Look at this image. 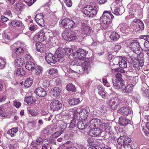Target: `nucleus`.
<instances>
[{"label": "nucleus", "instance_id": "1", "mask_svg": "<svg viewBox=\"0 0 149 149\" xmlns=\"http://www.w3.org/2000/svg\"><path fill=\"white\" fill-rule=\"evenodd\" d=\"M65 67L63 66L62 69L65 73H66L68 71L70 72V73H74L76 74H88L91 70V66L90 63L88 61H85L84 62L82 65V69L81 70L80 69L81 67L79 66L77 68L75 71L72 70H69V69H65Z\"/></svg>", "mask_w": 149, "mask_h": 149}, {"label": "nucleus", "instance_id": "2", "mask_svg": "<svg viewBox=\"0 0 149 149\" xmlns=\"http://www.w3.org/2000/svg\"><path fill=\"white\" fill-rule=\"evenodd\" d=\"M113 17V16L109 11H105L103 13L100 19L103 23L105 29H112V20Z\"/></svg>", "mask_w": 149, "mask_h": 149}, {"label": "nucleus", "instance_id": "3", "mask_svg": "<svg viewBox=\"0 0 149 149\" xmlns=\"http://www.w3.org/2000/svg\"><path fill=\"white\" fill-rule=\"evenodd\" d=\"M97 8V5L95 3L87 5L84 8L83 12L86 15L93 17L97 14L98 11Z\"/></svg>", "mask_w": 149, "mask_h": 149}, {"label": "nucleus", "instance_id": "4", "mask_svg": "<svg viewBox=\"0 0 149 149\" xmlns=\"http://www.w3.org/2000/svg\"><path fill=\"white\" fill-rule=\"evenodd\" d=\"M131 27L136 32L144 29V25L143 21L140 19H135L130 24Z\"/></svg>", "mask_w": 149, "mask_h": 149}, {"label": "nucleus", "instance_id": "5", "mask_svg": "<svg viewBox=\"0 0 149 149\" xmlns=\"http://www.w3.org/2000/svg\"><path fill=\"white\" fill-rule=\"evenodd\" d=\"M64 49L62 48H58L56 50L54 56L55 62H63L64 60Z\"/></svg>", "mask_w": 149, "mask_h": 149}, {"label": "nucleus", "instance_id": "6", "mask_svg": "<svg viewBox=\"0 0 149 149\" xmlns=\"http://www.w3.org/2000/svg\"><path fill=\"white\" fill-rule=\"evenodd\" d=\"M61 24L63 27L67 29H71L74 26V22L71 19L69 18H65L61 21Z\"/></svg>", "mask_w": 149, "mask_h": 149}, {"label": "nucleus", "instance_id": "7", "mask_svg": "<svg viewBox=\"0 0 149 149\" xmlns=\"http://www.w3.org/2000/svg\"><path fill=\"white\" fill-rule=\"evenodd\" d=\"M86 51L81 49H79L77 52L72 53L73 57L75 58H78L80 60H83L86 56Z\"/></svg>", "mask_w": 149, "mask_h": 149}, {"label": "nucleus", "instance_id": "8", "mask_svg": "<svg viewBox=\"0 0 149 149\" xmlns=\"http://www.w3.org/2000/svg\"><path fill=\"white\" fill-rule=\"evenodd\" d=\"M113 62L115 63V65H119V66L121 68H126L127 67V62L126 59L122 56L117 57L113 60Z\"/></svg>", "mask_w": 149, "mask_h": 149}, {"label": "nucleus", "instance_id": "9", "mask_svg": "<svg viewBox=\"0 0 149 149\" xmlns=\"http://www.w3.org/2000/svg\"><path fill=\"white\" fill-rule=\"evenodd\" d=\"M120 102V100L118 97H112L110 100L109 106L112 109L115 110L119 105Z\"/></svg>", "mask_w": 149, "mask_h": 149}, {"label": "nucleus", "instance_id": "10", "mask_svg": "<svg viewBox=\"0 0 149 149\" xmlns=\"http://www.w3.org/2000/svg\"><path fill=\"white\" fill-rule=\"evenodd\" d=\"M47 30L46 29H42L35 36V38L37 39V41L39 43H41L46 39L45 36V33Z\"/></svg>", "mask_w": 149, "mask_h": 149}, {"label": "nucleus", "instance_id": "11", "mask_svg": "<svg viewBox=\"0 0 149 149\" xmlns=\"http://www.w3.org/2000/svg\"><path fill=\"white\" fill-rule=\"evenodd\" d=\"M129 46V47L132 49L134 52L137 54L140 53L139 51L140 50L141 47L137 40H133Z\"/></svg>", "mask_w": 149, "mask_h": 149}, {"label": "nucleus", "instance_id": "12", "mask_svg": "<svg viewBox=\"0 0 149 149\" xmlns=\"http://www.w3.org/2000/svg\"><path fill=\"white\" fill-rule=\"evenodd\" d=\"M62 106V104L58 100L53 101L50 104V108L53 111H58L60 109Z\"/></svg>", "mask_w": 149, "mask_h": 149}, {"label": "nucleus", "instance_id": "13", "mask_svg": "<svg viewBox=\"0 0 149 149\" xmlns=\"http://www.w3.org/2000/svg\"><path fill=\"white\" fill-rule=\"evenodd\" d=\"M62 38L65 40L71 41L77 39L78 37L73 33H69L68 32H64L62 35Z\"/></svg>", "mask_w": 149, "mask_h": 149}, {"label": "nucleus", "instance_id": "14", "mask_svg": "<svg viewBox=\"0 0 149 149\" xmlns=\"http://www.w3.org/2000/svg\"><path fill=\"white\" fill-rule=\"evenodd\" d=\"M131 141L130 139L125 135L120 136V137L118 138L117 139L118 143L121 146L125 145L127 143H130Z\"/></svg>", "mask_w": 149, "mask_h": 149}, {"label": "nucleus", "instance_id": "15", "mask_svg": "<svg viewBox=\"0 0 149 149\" xmlns=\"http://www.w3.org/2000/svg\"><path fill=\"white\" fill-rule=\"evenodd\" d=\"M80 28L82 34L88 35L91 32V27L83 22L81 23Z\"/></svg>", "mask_w": 149, "mask_h": 149}, {"label": "nucleus", "instance_id": "16", "mask_svg": "<svg viewBox=\"0 0 149 149\" xmlns=\"http://www.w3.org/2000/svg\"><path fill=\"white\" fill-rule=\"evenodd\" d=\"M98 127L91 129L89 132V135L92 136H97L100 135L102 132V130Z\"/></svg>", "mask_w": 149, "mask_h": 149}, {"label": "nucleus", "instance_id": "17", "mask_svg": "<svg viewBox=\"0 0 149 149\" xmlns=\"http://www.w3.org/2000/svg\"><path fill=\"white\" fill-rule=\"evenodd\" d=\"M100 120L97 118H94L92 119L89 123L87 126H88L90 130L93 129L94 127H98L99 124H101Z\"/></svg>", "mask_w": 149, "mask_h": 149}, {"label": "nucleus", "instance_id": "18", "mask_svg": "<svg viewBox=\"0 0 149 149\" xmlns=\"http://www.w3.org/2000/svg\"><path fill=\"white\" fill-rule=\"evenodd\" d=\"M45 55V59L47 63L52 65H53L55 63L54 56L50 52L46 53Z\"/></svg>", "mask_w": 149, "mask_h": 149}, {"label": "nucleus", "instance_id": "19", "mask_svg": "<svg viewBox=\"0 0 149 149\" xmlns=\"http://www.w3.org/2000/svg\"><path fill=\"white\" fill-rule=\"evenodd\" d=\"M118 113L123 116H128L131 114V109L128 107H122L118 110Z\"/></svg>", "mask_w": 149, "mask_h": 149}, {"label": "nucleus", "instance_id": "20", "mask_svg": "<svg viewBox=\"0 0 149 149\" xmlns=\"http://www.w3.org/2000/svg\"><path fill=\"white\" fill-rule=\"evenodd\" d=\"M25 6L24 4L18 1L12 6L11 8L17 11H21L25 8Z\"/></svg>", "mask_w": 149, "mask_h": 149}, {"label": "nucleus", "instance_id": "21", "mask_svg": "<svg viewBox=\"0 0 149 149\" xmlns=\"http://www.w3.org/2000/svg\"><path fill=\"white\" fill-rule=\"evenodd\" d=\"M56 125H51L46 127L43 130V132L45 134H49L55 131L57 129Z\"/></svg>", "mask_w": 149, "mask_h": 149}, {"label": "nucleus", "instance_id": "22", "mask_svg": "<svg viewBox=\"0 0 149 149\" xmlns=\"http://www.w3.org/2000/svg\"><path fill=\"white\" fill-rule=\"evenodd\" d=\"M35 93L36 94L40 97H44L47 94L46 91L41 87L37 88L35 90Z\"/></svg>", "mask_w": 149, "mask_h": 149}, {"label": "nucleus", "instance_id": "23", "mask_svg": "<svg viewBox=\"0 0 149 149\" xmlns=\"http://www.w3.org/2000/svg\"><path fill=\"white\" fill-rule=\"evenodd\" d=\"M78 115L82 120H87V117L88 115V112L85 109L81 110L79 112H78Z\"/></svg>", "mask_w": 149, "mask_h": 149}, {"label": "nucleus", "instance_id": "24", "mask_svg": "<svg viewBox=\"0 0 149 149\" xmlns=\"http://www.w3.org/2000/svg\"><path fill=\"white\" fill-rule=\"evenodd\" d=\"M128 26L125 23H122L119 25L118 28L120 32L123 34H127L128 33Z\"/></svg>", "mask_w": 149, "mask_h": 149}, {"label": "nucleus", "instance_id": "25", "mask_svg": "<svg viewBox=\"0 0 149 149\" xmlns=\"http://www.w3.org/2000/svg\"><path fill=\"white\" fill-rule=\"evenodd\" d=\"M61 92L60 88L58 87H55L51 89L50 93L52 97H57L60 95Z\"/></svg>", "mask_w": 149, "mask_h": 149}, {"label": "nucleus", "instance_id": "26", "mask_svg": "<svg viewBox=\"0 0 149 149\" xmlns=\"http://www.w3.org/2000/svg\"><path fill=\"white\" fill-rule=\"evenodd\" d=\"M113 87L116 89H119L120 88L123 89L124 88V84L123 81H112Z\"/></svg>", "mask_w": 149, "mask_h": 149}, {"label": "nucleus", "instance_id": "27", "mask_svg": "<svg viewBox=\"0 0 149 149\" xmlns=\"http://www.w3.org/2000/svg\"><path fill=\"white\" fill-rule=\"evenodd\" d=\"M100 121L101 122V124H99L98 126L104 128L105 130H108L110 128V124L108 121L106 120H100Z\"/></svg>", "mask_w": 149, "mask_h": 149}, {"label": "nucleus", "instance_id": "28", "mask_svg": "<svg viewBox=\"0 0 149 149\" xmlns=\"http://www.w3.org/2000/svg\"><path fill=\"white\" fill-rule=\"evenodd\" d=\"M87 120H82L77 123V127L80 130H83L85 129L87 126Z\"/></svg>", "mask_w": 149, "mask_h": 149}, {"label": "nucleus", "instance_id": "29", "mask_svg": "<svg viewBox=\"0 0 149 149\" xmlns=\"http://www.w3.org/2000/svg\"><path fill=\"white\" fill-rule=\"evenodd\" d=\"M36 65L32 61H28L26 62L25 68L29 71H32L34 70Z\"/></svg>", "mask_w": 149, "mask_h": 149}, {"label": "nucleus", "instance_id": "30", "mask_svg": "<svg viewBox=\"0 0 149 149\" xmlns=\"http://www.w3.org/2000/svg\"><path fill=\"white\" fill-rule=\"evenodd\" d=\"M70 104L72 105H76L80 102L79 98H78L71 97L69 100Z\"/></svg>", "mask_w": 149, "mask_h": 149}, {"label": "nucleus", "instance_id": "31", "mask_svg": "<svg viewBox=\"0 0 149 149\" xmlns=\"http://www.w3.org/2000/svg\"><path fill=\"white\" fill-rule=\"evenodd\" d=\"M130 122V120L126 118L120 117L119 118V123L123 126H125L128 124Z\"/></svg>", "mask_w": 149, "mask_h": 149}, {"label": "nucleus", "instance_id": "32", "mask_svg": "<svg viewBox=\"0 0 149 149\" xmlns=\"http://www.w3.org/2000/svg\"><path fill=\"white\" fill-rule=\"evenodd\" d=\"M124 88L122 89L123 90L124 92L125 93H130L132 91L133 87L134 85L132 84H129L126 86L124 84Z\"/></svg>", "mask_w": 149, "mask_h": 149}, {"label": "nucleus", "instance_id": "33", "mask_svg": "<svg viewBox=\"0 0 149 149\" xmlns=\"http://www.w3.org/2000/svg\"><path fill=\"white\" fill-rule=\"evenodd\" d=\"M18 131V128L17 127H13L9 130L7 132L8 134H10L11 137L15 136Z\"/></svg>", "mask_w": 149, "mask_h": 149}, {"label": "nucleus", "instance_id": "34", "mask_svg": "<svg viewBox=\"0 0 149 149\" xmlns=\"http://www.w3.org/2000/svg\"><path fill=\"white\" fill-rule=\"evenodd\" d=\"M120 36L116 32H113L110 34V38L112 41H116L120 38Z\"/></svg>", "mask_w": 149, "mask_h": 149}, {"label": "nucleus", "instance_id": "35", "mask_svg": "<svg viewBox=\"0 0 149 149\" xmlns=\"http://www.w3.org/2000/svg\"><path fill=\"white\" fill-rule=\"evenodd\" d=\"M7 60L5 58L0 57V69L4 68L7 63Z\"/></svg>", "mask_w": 149, "mask_h": 149}, {"label": "nucleus", "instance_id": "36", "mask_svg": "<svg viewBox=\"0 0 149 149\" xmlns=\"http://www.w3.org/2000/svg\"><path fill=\"white\" fill-rule=\"evenodd\" d=\"M97 88L98 90L99 94L102 96L103 98H105L106 97V93L104 91V88L101 86H98L97 87Z\"/></svg>", "mask_w": 149, "mask_h": 149}, {"label": "nucleus", "instance_id": "37", "mask_svg": "<svg viewBox=\"0 0 149 149\" xmlns=\"http://www.w3.org/2000/svg\"><path fill=\"white\" fill-rule=\"evenodd\" d=\"M24 100L28 104H31L35 102L34 98L31 96H26Z\"/></svg>", "mask_w": 149, "mask_h": 149}, {"label": "nucleus", "instance_id": "38", "mask_svg": "<svg viewBox=\"0 0 149 149\" xmlns=\"http://www.w3.org/2000/svg\"><path fill=\"white\" fill-rule=\"evenodd\" d=\"M15 62V65L19 67H21L24 64V60L22 58L18 57L16 58Z\"/></svg>", "mask_w": 149, "mask_h": 149}, {"label": "nucleus", "instance_id": "39", "mask_svg": "<svg viewBox=\"0 0 149 149\" xmlns=\"http://www.w3.org/2000/svg\"><path fill=\"white\" fill-rule=\"evenodd\" d=\"M43 71V68L40 66H37L35 69V73L37 76L41 75Z\"/></svg>", "mask_w": 149, "mask_h": 149}, {"label": "nucleus", "instance_id": "40", "mask_svg": "<svg viewBox=\"0 0 149 149\" xmlns=\"http://www.w3.org/2000/svg\"><path fill=\"white\" fill-rule=\"evenodd\" d=\"M57 72V70L54 68H50L46 72L47 74L50 75H53L55 74H56Z\"/></svg>", "mask_w": 149, "mask_h": 149}, {"label": "nucleus", "instance_id": "41", "mask_svg": "<svg viewBox=\"0 0 149 149\" xmlns=\"http://www.w3.org/2000/svg\"><path fill=\"white\" fill-rule=\"evenodd\" d=\"M15 74L18 75L23 76L25 74V71L22 68H17L15 71Z\"/></svg>", "mask_w": 149, "mask_h": 149}, {"label": "nucleus", "instance_id": "42", "mask_svg": "<svg viewBox=\"0 0 149 149\" xmlns=\"http://www.w3.org/2000/svg\"><path fill=\"white\" fill-rule=\"evenodd\" d=\"M36 49L38 52L42 53L44 51V47L43 45L41 44V43H37L36 44Z\"/></svg>", "mask_w": 149, "mask_h": 149}, {"label": "nucleus", "instance_id": "43", "mask_svg": "<svg viewBox=\"0 0 149 149\" xmlns=\"http://www.w3.org/2000/svg\"><path fill=\"white\" fill-rule=\"evenodd\" d=\"M33 83L32 79L30 78L27 79L25 82L24 86L26 87L29 88L30 87Z\"/></svg>", "mask_w": 149, "mask_h": 149}, {"label": "nucleus", "instance_id": "44", "mask_svg": "<svg viewBox=\"0 0 149 149\" xmlns=\"http://www.w3.org/2000/svg\"><path fill=\"white\" fill-rule=\"evenodd\" d=\"M112 81H123L122 78V75L121 73L118 72L113 79Z\"/></svg>", "mask_w": 149, "mask_h": 149}, {"label": "nucleus", "instance_id": "45", "mask_svg": "<svg viewBox=\"0 0 149 149\" xmlns=\"http://www.w3.org/2000/svg\"><path fill=\"white\" fill-rule=\"evenodd\" d=\"M67 90L69 91H75L76 88L74 85L72 83L68 84L66 86Z\"/></svg>", "mask_w": 149, "mask_h": 149}, {"label": "nucleus", "instance_id": "46", "mask_svg": "<svg viewBox=\"0 0 149 149\" xmlns=\"http://www.w3.org/2000/svg\"><path fill=\"white\" fill-rule=\"evenodd\" d=\"M18 143L15 141L13 143H10L8 145L9 149H17L18 148Z\"/></svg>", "mask_w": 149, "mask_h": 149}, {"label": "nucleus", "instance_id": "47", "mask_svg": "<svg viewBox=\"0 0 149 149\" xmlns=\"http://www.w3.org/2000/svg\"><path fill=\"white\" fill-rule=\"evenodd\" d=\"M42 141V138L40 137H38L37 138L36 140V143L32 142L31 143V146L33 147L36 148V145H39L40 144L41 142Z\"/></svg>", "mask_w": 149, "mask_h": 149}, {"label": "nucleus", "instance_id": "48", "mask_svg": "<svg viewBox=\"0 0 149 149\" xmlns=\"http://www.w3.org/2000/svg\"><path fill=\"white\" fill-rule=\"evenodd\" d=\"M64 128H62L61 130L59 131H58L53 133L51 136L52 138H56L61 134L64 132Z\"/></svg>", "mask_w": 149, "mask_h": 149}, {"label": "nucleus", "instance_id": "49", "mask_svg": "<svg viewBox=\"0 0 149 149\" xmlns=\"http://www.w3.org/2000/svg\"><path fill=\"white\" fill-rule=\"evenodd\" d=\"M27 110L29 114H31L32 116H36L38 114V112L34 109H29L28 108Z\"/></svg>", "mask_w": 149, "mask_h": 149}, {"label": "nucleus", "instance_id": "50", "mask_svg": "<svg viewBox=\"0 0 149 149\" xmlns=\"http://www.w3.org/2000/svg\"><path fill=\"white\" fill-rule=\"evenodd\" d=\"M94 28L96 30H100V29H105L104 27V25L103 24V25H101V24L100 23H98L96 24L94 26Z\"/></svg>", "mask_w": 149, "mask_h": 149}, {"label": "nucleus", "instance_id": "51", "mask_svg": "<svg viewBox=\"0 0 149 149\" xmlns=\"http://www.w3.org/2000/svg\"><path fill=\"white\" fill-rule=\"evenodd\" d=\"M11 24L12 25L14 26H18L20 27L22 25V23L21 21L18 20L13 21Z\"/></svg>", "mask_w": 149, "mask_h": 149}, {"label": "nucleus", "instance_id": "52", "mask_svg": "<svg viewBox=\"0 0 149 149\" xmlns=\"http://www.w3.org/2000/svg\"><path fill=\"white\" fill-rule=\"evenodd\" d=\"M120 149H132L130 145L127 143L120 147Z\"/></svg>", "mask_w": 149, "mask_h": 149}, {"label": "nucleus", "instance_id": "53", "mask_svg": "<svg viewBox=\"0 0 149 149\" xmlns=\"http://www.w3.org/2000/svg\"><path fill=\"white\" fill-rule=\"evenodd\" d=\"M65 52V54L68 56H69L71 54L72 52V49L69 48H66L65 49H64L63 51Z\"/></svg>", "mask_w": 149, "mask_h": 149}, {"label": "nucleus", "instance_id": "54", "mask_svg": "<svg viewBox=\"0 0 149 149\" xmlns=\"http://www.w3.org/2000/svg\"><path fill=\"white\" fill-rule=\"evenodd\" d=\"M24 1L29 6H30L35 2L36 0H24Z\"/></svg>", "mask_w": 149, "mask_h": 149}, {"label": "nucleus", "instance_id": "55", "mask_svg": "<svg viewBox=\"0 0 149 149\" xmlns=\"http://www.w3.org/2000/svg\"><path fill=\"white\" fill-rule=\"evenodd\" d=\"M36 21L37 24L40 25V26H43L44 23V21L43 19H40L36 20Z\"/></svg>", "mask_w": 149, "mask_h": 149}, {"label": "nucleus", "instance_id": "56", "mask_svg": "<svg viewBox=\"0 0 149 149\" xmlns=\"http://www.w3.org/2000/svg\"><path fill=\"white\" fill-rule=\"evenodd\" d=\"M112 5L111 7V10L113 11V13L116 15H119V13L118 9L113 8Z\"/></svg>", "mask_w": 149, "mask_h": 149}, {"label": "nucleus", "instance_id": "57", "mask_svg": "<svg viewBox=\"0 0 149 149\" xmlns=\"http://www.w3.org/2000/svg\"><path fill=\"white\" fill-rule=\"evenodd\" d=\"M43 14L42 13H40L39 14H37L36 17H35V19L36 20L40 19H43Z\"/></svg>", "mask_w": 149, "mask_h": 149}, {"label": "nucleus", "instance_id": "58", "mask_svg": "<svg viewBox=\"0 0 149 149\" xmlns=\"http://www.w3.org/2000/svg\"><path fill=\"white\" fill-rule=\"evenodd\" d=\"M76 148L77 149H86L84 144H78Z\"/></svg>", "mask_w": 149, "mask_h": 149}, {"label": "nucleus", "instance_id": "59", "mask_svg": "<svg viewBox=\"0 0 149 149\" xmlns=\"http://www.w3.org/2000/svg\"><path fill=\"white\" fill-rule=\"evenodd\" d=\"M144 58H141L139 59L138 60H136V62L138 61L139 62V66L142 67L144 64Z\"/></svg>", "mask_w": 149, "mask_h": 149}, {"label": "nucleus", "instance_id": "60", "mask_svg": "<svg viewBox=\"0 0 149 149\" xmlns=\"http://www.w3.org/2000/svg\"><path fill=\"white\" fill-rule=\"evenodd\" d=\"M19 43H16L14 44L11 47V49L13 51H14V52H15V50L17 49H16L18 47V46H17V45L18 44H19Z\"/></svg>", "mask_w": 149, "mask_h": 149}, {"label": "nucleus", "instance_id": "61", "mask_svg": "<svg viewBox=\"0 0 149 149\" xmlns=\"http://www.w3.org/2000/svg\"><path fill=\"white\" fill-rule=\"evenodd\" d=\"M42 85L44 87H48L49 85V81L46 80H44L42 83Z\"/></svg>", "mask_w": 149, "mask_h": 149}, {"label": "nucleus", "instance_id": "62", "mask_svg": "<svg viewBox=\"0 0 149 149\" xmlns=\"http://www.w3.org/2000/svg\"><path fill=\"white\" fill-rule=\"evenodd\" d=\"M25 58L28 61H32L33 60V58L29 54H27L25 55Z\"/></svg>", "mask_w": 149, "mask_h": 149}, {"label": "nucleus", "instance_id": "63", "mask_svg": "<svg viewBox=\"0 0 149 149\" xmlns=\"http://www.w3.org/2000/svg\"><path fill=\"white\" fill-rule=\"evenodd\" d=\"M16 49H17L15 50V52L16 53L22 54L24 52V50L22 48L19 47H18Z\"/></svg>", "mask_w": 149, "mask_h": 149}, {"label": "nucleus", "instance_id": "64", "mask_svg": "<svg viewBox=\"0 0 149 149\" xmlns=\"http://www.w3.org/2000/svg\"><path fill=\"white\" fill-rule=\"evenodd\" d=\"M65 2L66 5L69 7H71L72 5L71 0H65Z\"/></svg>", "mask_w": 149, "mask_h": 149}]
</instances>
